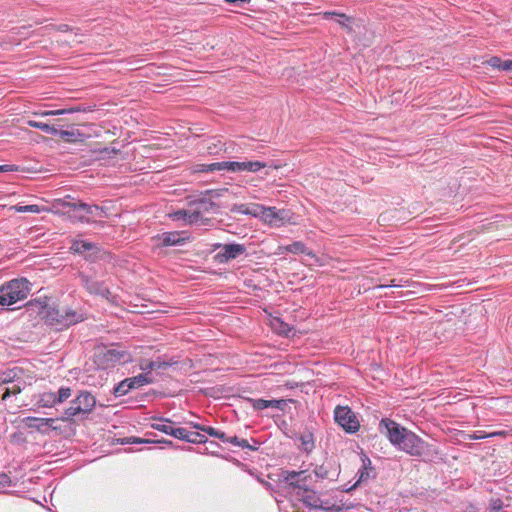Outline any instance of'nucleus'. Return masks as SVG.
Wrapping results in <instances>:
<instances>
[{
    "label": "nucleus",
    "mask_w": 512,
    "mask_h": 512,
    "mask_svg": "<svg viewBox=\"0 0 512 512\" xmlns=\"http://www.w3.org/2000/svg\"><path fill=\"white\" fill-rule=\"evenodd\" d=\"M379 431L396 449L411 456H422L430 450L431 446L427 442L392 419L383 418L379 423Z\"/></svg>",
    "instance_id": "f257e3e1"
},
{
    "label": "nucleus",
    "mask_w": 512,
    "mask_h": 512,
    "mask_svg": "<svg viewBox=\"0 0 512 512\" xmlns=\"http://www.w3.org/2000/svg\"><path fill=\"white\" fill-rule=\"evenodd\" d=\"M95 406V396L89 391H80L79 394L70 401L69 406L64 409L58 419L70 424L78 420H85L94 410Z\"/></svg>",
    "instance_id": "f03ea898"
},
{
    "label": "nucleus",
    "mask_w": 512,
    "mask_h": 512,
    "mask_svg": "<svg viewBox=\"0 0 512 512\" xmlns=\"http://www.w3.org/2000/svg\"><path fill=\"white\" fill-rule=\"evenodd\" d=\"M45 322L57 329L62 330L84 320L81 311L74 310L68 306L62 308L46 305L41 311Z\"/></svg>",
    "instance_id": "7ed1b4c3"
},
{
    "label": "nucleus",
    "mask_w": 512,
    "mask_h": 512,
    "mask_svg": "<svg viewBox=\"0 0 512 512\" xmlns=\"http://www.w3.org/2000/svg\"><path fill=\"white\" fill-rule=\"evenodd\" d=\"M31 292V283L26 278L12 279L0 286V305L12 306L25 300Z\"/></svg>",
    "instance_id": "20e7f679"
},
{
    "label": "nucleus",
    "mask_w": 512,
    "mask_h": 512,
    "mask_svg": "<svg viewBox=\"0 0 512 512\" xmlns=\"http://www.w3.org/2000/svg\"><path fill=\"white\" fill-rule=\"evenodd\" d=\"M131 361V355L125 350L117 347H103L96 350L93 356V362L98 369L107 370L119 363Z\"/></svg>",
    "instance_id": "39448f33"
},
{
    "label": "nucleus",
    "mask_w": 512,
    "mask_h": 512,
    "mask_svg": "<svg viewBox=\"0 0 512 512\" xmlns=\"http://www.w3.org/2000/svg\"><path fill=\"white\" fill-rule=\"evenodd\" d=\"M241 212L253 216H260L264 222L276 227L283 225L290 218L289 210L265 207L259 204L254 205L252 210H241Z\"/></svg>",
    "instance_id": "423d86ee"
},
{
    "label": "nucleus",
    "mask_w": 512,
    "mask_h": 512,
    "mask_svg": "<svg viewBox=\"0 0 512 512\" xmlns=\"http://www.w3.org/2000/svg\"><path fill=\"white\" fill-rule=\"evenodd\" d=\"M62 206L64 208H70L77 212H84V214H80L76 216L81 222H90L88 216L103 218L106 216V212L104 209L98 205H89L87 203L81 201L74 200H63Z\"/></svg>",
    "instance_id": "0eeeda50"
},
{
    "label": "nucleus",
    "mask_w": 512,
    "mask_h": 512,
    "mask_svg": "<svg viewBox=\"0 0 512 512\" xmlns=\"http://www.w3.org/2000/svg\"><path fill=\"white\" fill-rule=\"evenodd\" d=\"M334 420L347 433L353 434L360 429V423L356 414L348 406H336Z\"/></svg>",
    "instance_id": "6e6552de"
},
{
    "label": "nucleus",
    "mask_w": 512,
    "mask_h": 512,
    "mask_svg": "<svg viewBox=\"0 0 512 512\" xmlns=\"http://www.w3.org/2000/svg\"><path fill=\"white\" fill-rule=\"evenodd\" d=\"M78 277L81 285L86 289L90 295L99 296L108 301H112L114 296L107 287L104 281H99L92 276L87 275L84 272H79Z\"/></svg>",
    "instance_id": "1a4fd4ad"
},
{
    "label": "nucleus",
    "mask_w": 512,
    "mask_h": 512,
    "mask_svg": "<svg viewBox=\"0 0 512 512\" xmlns=\"http://www.w3.org/2000/svg\"><path fill=\"white\" fill-rule=\"evenodd\" d=\"M72 396V389L61 386L56 392L48 391L39 394L36 404L42 408H52L64 403Z\"/></svg>",
    "instance_id": "9d476101"
},
{
    "label": "nucleus",
    "mask_w": 512,
    "mask_h": 512,
    "mask_svg": "<svg viewBox=\"0 0 512 512\" xmlns=\"http://www.w3.org/2000/svg\"><path fill=\"white\" fill-rule=\"evenodd\" d=\"M153 378L148 373H141L134 377L125 378L119 382L113 389L115 397H121L128 394L131 390L140 388L144 385L151 384Z\"/></svg>",
    "instance_id": "9b49d317"
},
{
    "label": "nucleus",
    "mask_w": 512,
    "mask_h": 512,
    "mask_svg": "<svg viewBox=\"0 0 512 512\" xmlns=\"http://www.w3.org/2000/svg\"><path fill=\"white\" fill-rule=\"evenodd\" d=\"M215 248H221L215 255V259L218 263H227L231 260L238 258L239 256L246 253V246L244 244L239 243H230V244H215Z\"/></svg>",
    "instance_id": "f8f14e48"
},
{
    "label": "nucleus",
    "mask_w": 512,
    "mask_h": 512,
    "mask_svg": "<svg viewBox=\"0 0 512 512\" xmlns=\"http://www.w3.org/2000/svg\"><path fill=\"white\" fill-rule=\"evenodd\" d=\"M223 170L230 172H258L262 168L266 167V163L261 161H223Z\"/></svg>",
    "instance_id": "ddd939ff"
},
{
    "label": "nucleus",
    "mask_w": 512,
    "mask_h": 512,
    "mask_svg": "<svg viewBox=\"0 0 512 512\" xmlns=\"http://www.w3.org/2000/svg\"><path fill=\"white\" fill-rule=\"evenodd\" d=\"M295 496L301 501L307 508L310 509H322V500L318 493L312 489L307 488L305 485L299 487L296 491Z\"/></svg>",
    "instance_id": "4468645a"
},
{
    "label": "nucleus",
    "mask_w": 512,
    "mask_h": 512,
    "mask_svg": "<svg viewBox=\"0 0 512 512\" xmlns=\"http://www.w3.org/2000/svg\"><path fill=\"white\" fill-rule=\"evenodd\" d=\"M280 476L282 481L285 482L290 489L295 490V492L299 490V487L303 486L301 483H305L307 481L305 471L284 470L281 472Z\"/></svg>",
    "instance_id": "2eb2a0df"
},
{
    "label": "nucleus",
    "mask_w": 512,
    "mask_h": 512,
    "mask_svg": "<svg viewBox=\"0 0 512 512\" xmlns=\"http://www.w3.org/2000/svg\"><path fill=\"white\" fill-rule=\"evenodd\" d=\"M361 461L362 467L357 472L358 479L354 484V487L368 481L370 478L375 476L374 469L371 465V460L365 454L361 456Z\"/></svg>",
    "instance_id": "dca6fc26"
},
{
    "label": "nucleus",
    "mask_w": 512,
    "mask_h": 512,
    "mask_svg": "<svg viewBox=\"0 0 512 512\" xmlns=\"http://www.w3.org/2000/svg\"><path fill=\"white\" fill-rule=\"evenodd\" d=\"M161 246H177L182 245L185 242V238L182 237V232L172 231L165 232L157 236Z\"/></svg>",
    "instance_id": "f3484780"
},
{
    "label": "nucleus",
    "mask_w": 512,
    "mask_h": 512,
    "mask_svg": "<svg viewBox=\"0 0 512 512\" xmlns=\"http://www.w3.org/2000/svg\"><path fill=\"white\" fill-rule=\"evenodd\" d=\"M248 401L250 402V404L254 410H264L267 408L282 409L285 404V400H283V399L266 400V399H261V398H259V399L249 398Z\"/></svg>",
    "instance_id": "a211bd4d"
},
{
    "label": "nucleus",
    "mask_w": 512,
    "mask_h": 512,
    "mask_svg": "<svg viewBox=\"0 0 512 512\" xmlns=\"http://www.w3.org/2000/svg\"><path fill=\"white\" fill-rule=\"evenodd\" d=\"M23 371L19 367H14L0 372V385L18 382L22 378Z\"/></svg>",
    "instance_id": "6ab92c4d"
},
{
    "label": "nucleus",
    "mask_w": 512,
    "mask_h": 512,
    "mask_svg": "<svg viewBox=\"0 0 512 512\" xmlns=\"http://www.w3.org/2000/svg\"><path fill=\"white\" fill-rule=\"evenodd\" d=\"M280 249L292 254H306L312 258L316 257V255L301 241H294L286 246H281Z\"/></svg>",
    "instance_id": "aec40b11"
},
{
    "label": "nucleus",
    "mask_w": 512,
    "mask_h": 512,
    "mask_svg": "<svg viewBox=\"0 0 512 512\" xmlns=\"http://www.w3.org/2000/svg\"><path fill=\"white\" fill-rule=\"evenodd\" d=\"M189 206L191 208H194L196 211H199V214L202 216L203 213L210 212L217 205L213 201H211L205 197H202V198L190 201Z\"/></svg>",
    "instance_id": "412c9836"
},
{
    "label": "nucleus",
    "mask_w": 512,
    "mask_h": 512,
    "mask_svg": "<svg viewBox=\"0 0 512 512\" xmlns=\"http://www.w3.org/2000/svg\"><path fill=\"white\" fill-rule=\"evenodd\" d=\"M271 328L274 332L282 336H289L292 332L293 327L285 323L281 318L274 317L270 321Z\"/></svg>",
    "instance_id": "4be33fe9"
},
{
    "label": "nucleus",
    "mask_w": 512,
    "mask_h": 512,
    "mask_svg": "<svg viewBox=\"0 0 512 512\" xmlns=\"http://www.w3.org/2000/svg\"><path fill=\"white\" fill-rule=\"evenodd\" d=\"M56 136H59L65 142L75 143V142L82 140L83 134L77 129H72V130H59L58 129Z\"/></svg>",
    "instance_id": "5701e85b"
},
{
    "label": "nucleus",
    "mask_w": 512,
    "mask_h": 512,
    "mask_svg": "<svg viewBox=\"0 0 512 512\" xmlns=\"http://www.w3.org/2000/svg\"><path fill=\"white\" fill-rule=\"evenodd\" d=\"M301 444V449L310 453L315 447L314 435L310 431H306L298 437Z\"/></svg>",
    "instance_id": "b1692460"
},
{
    "label": "nucleus",
    "mask_w": 512,
    "mask_h": 512,
    "mask_svg": "<svg viewBox=\"0 0 512 512\" xmlns=\"http://www.w3.org/2000/svg\"><path fill=\"white\" fill-rule=\"evenodd\" d=\"M96 248V245L92 242L85 240H73L70 249L74 253L83 254L86 251H91Z\"/></svg>",
    "instance_id": "393cba45"
},
{
    "label": "nucleus",
    "mask_w": 512,
    "mask_h": 512,
    "mask_svg": "<svg viewBox=\"0 0 512 512\" xmlns=\"http://www.w3.org/2000/svg\"><path fill=\"white\" fill-rule=\"evenodd\" d=\"M223 170L222 162H214L210 164H196L193 166V172L209 173Z\"/></svg>",
    "instance_id": "a878e982"
},
{
    "label": "nucleus",
    "mask_w": 512,
    "mask_h": 512,
    "mask_svg": "<svg viewBox=\"0 0 512 512\" xmlns=\"http://www.w3.org/2000/svg\"><path fill=\"white\" fill-rule=\"evenodd\" d=\"M28 126L30 127H33V128H37L47 134H51V135H54L56 136L57 135V132H58V129L55 127V126H51L47 123H44V122H40V121H35V120H29L27 122Z\"/></svg>",
    "instance_id": "bb28decb"
},
{
    "label": "nucleus",
    "mask_w": 512,
    "mask_h": 512,
    "mask_svg": "<svg viewBox=\"0 0 512 512\" xmlns=\"http://www.w3.org/2000/svg\"><path fill=\"white\" fill-rule=\"evenodd\" d=\"M315 476L318 479L324 480V479H332L331 470H330V464L324 463L322 465L315 466L313 470Z\"/></svg>",
    "instance_id": "cd10ccee"
},
{
    "label": "nucleus",
    "mask_w": 512,
    "mask_h": 512,
    "mask_svg": "<svg viewBox=\"0 0 512 512\" xmlns=\"http://www.w3.org/2000/svg\"><path fill=\"white\" fill-rule=\"evenodd\" d=\"M152 428L162 432V433H165L167 435H172V432L173 431V426H172V421L169 420V419H160V422L159 423H153L152 424Z\"/></svg>",
    "instance_id": "c85d7f7f"
},
{
    "label": "nucleus",
    "mask_w": 512,
    "mask_h": 512,
    "mask_svg": "<svg viewBox=\"0 0 512 512\" xmlns=\"http://www.w3.org/2000/svg\"><path fill=\"white\" fill-rule=\"evenodd\" d=\"M24 383L25 382L22 380V378L18 380V382L12 383L13 385L11 387L6 388L5 392L3 393L2 399L6 400L11 395L19 394L23 389Z\"/></svg>",
    "instance_id": "c756f323"
},
{
    "label": "nucleus",
    "mask_w": 512,
    "mask_h": 512,
    "mask_svg": "<svg viewBox=\"0 0 512 512\" xmlns=\"http://www.w3.org/2000/svg\"><path fill=\"white\" fill-rule=\"evenodd\" d=\"M82 111L80 108H67V109H58V110H45L40 112L38 115L42 117L47 116H56V115H65V114H72L75 112Z\"/></svg>",
    "instance_id": "7c9ffc66"
},
{
    "label": "nucleus",
    "mask_w": 512,
    "mask_h": 512,
    "mask_svg": "<svg viewBox=\"0 0 512 512\" xmlns=\"http://www.w3.org/2000/svg\"><path fill=\"white\" fill-rule=\"evenodd\" d=\"M192 444H204L208 442L207 437L199 432L188 431L187 441Z\"/></svg>",
    "instance_id": "2f4dec72"
},
{
    "label": "nucleus",
    "mask_w": 512,
    "mask_h": 512,
    "mask_svg": "<svg viewBox=\"0 0 512 512\" xmlns=\"http://www.w3.org/2000/svg\"><path fill=\"white\" fill-rule=\"evenodd\" d=\"M199 222H203L202 216L199 214V211H196L194 208L188 210L186 222L187 224H197Z\"/></svg>",
    "instance_id": "473e14b6"
},
{
    "label": "nucleus",
    "mask_w": 512,
    "mask_h": 512,
    "mask_svg": "<svg viewBox=\"0 0 512 512\" xmlns=\"http://www.w3.org/2000/svg\"><path fill=\"white\" fill-rule=\"evenodd\" d=\"M16 212L19 213H39L40 208L38 205H16L13 207Z\"/></svg>",
    "instance_id": "72a5a7b5"
},
{
    "label": "nucleus",
    "mask_w": 512,
    "mask_h": 512,
    "mask_svg": "<svg viewBox=\"0 0 512 512\" xmlns=\"http://www.w3.org/2000/svg\"><path fill=\"white\" fill-rule=\"evenodd\" d=\"M497 435V433L486 434L484 431H475L472 434H466L464 439L466 440H481Z\"/></svg>",
    "instance_id": "f704fd0d"
},
{
    "label": "nucleus",
    "mask_w": 512,
    "mask_h": 512,
    "mask_svg": "<svg viewBox=\"0 0 512 512\" xmlns=\"http://www.w3.org/2000/svg\"><path fill=\"white\" fill-rule=\"evenodd\" d=\"M139 367L143 373H148V376L152 377L151 371L155 370L154 360H142Z\"/></svg>",
    "instance_id": "c9c22d12"
},
{
    "label": "nucleus",
    "mask_w": 512,
    "mask_h": 512,
    "mask_svg": "<svg viewBox=\"0 0 512 512\" xmlns=\"http://www.w3.org/2000/svg\"><path fill=\"white\" fill-rule=\"evenodd\" d=\"M322 17L324 19H331L333 17H338V18H341V19H345L346 21H350L351 18L348 17L346 14L344 13H340V12H336V11H326V12H323L322 13Z\"/></svg>",
    "instance_id": "e433bc0d"
},
{
    "label": "nucleus",
    "mask_w": 512,
    "mask_h": 512,
    "mask_svg": "<svg viewBox=\"0 0 512 512\" xmlns=\"http://www.w3.org/2000/svg\"><path fill=\"white\" fill-rule=\"evenodd\" d=\"M31 420L37 423L34 426L37 427L38 429H40L43 426L51 427L52 423L55 422V419L53 418H32Z\"/></svg>",
    "instance_id": "4c0bfd02"
},
{
    "label": "nucleus",
    "mask_w": 512,
    "mask_h": 512,
    "mask_svg": "<svg viewBox=\"0 0 512 512\" xmlns=\"http://www.w3.org/2000/svg\"><path fill=\"white\" fill-rule=\"evenodd\" d=\"M172 432V435L174 438L176 439H179V440H183V441H187V436H188V430H186L185 428H173V431Z\"/></svg>",
    "instance_id": "58836bf2"
},
{
    "label": "nucleus",
    "mask_w": 512,
    "mask_h": 512,
    "mask_svg": "<svg viewBox=\"0 0 512 512\" xmlns=\"http://www.w3.org/2000/svg\"><path fill=\"white\" fill-rule=\"evenodd\" d=\"M177 362L176 361H165V360H161L160 358L157 359V360H154V364H155V370H165L167 369L168 367L176 364Z\"/></svg>",
    "instance_id": "ea45409f"
},
{
    "label": "nucleus",
    "mask_w": 512,
    "mask_h": 512,
    "mask_svg": "<svg viewBox=\"0 0 512 512\" xmlns=\"http://www.w3.org/2000/svg\"><path fill=\"white\" fill-rule=\"evenodd\" d=\"M187 213H188V210L181 209V210L175 211L170 216L173 220H176V221L183 220L184 222H186Z\"/></svg>",
    "instance_id": "a19ab883"
},
{
    "label": "nucleus",
    "mask_w": 512,
    "mask_h": 512,
    "mask_svg": "<svg viewBox=\"0 0 512 512\" xmlns=\"http://www.w3.org/2000/svg\"><path fill=\"white\" fill-rule=\"evenodd\" d=\"M488 65L491 66L492 68H495V69H498V70H501V66H502V63H503V60L499 57H496V56H493L491 57L488 61H487Z\"/></svg>",
    "instance_id": "79ce46f5"
},
{
    "label": "nucleus",
    "mask_w": 512,
    "mask_h": 512,
    "mask_svg": "<svg viewBox=\"0 0 512 512\" xmlns=\"http://www.w3.org/2000/svg\"><path fill=\"white\" fill-rule=\"evenodd\" d=\"M153 441L151 440H143V439H139V438H134V440L132 441V443H152ZM156 443H164V444H169V445H172V441H169V440H165V439H162V440H157L155 441Z\"/></svg>",
    "instance_id": "37998d69"
},
{
    "label": "nucleus",
    "mask_w": 512,
    "mask_h": 512,
    "mask_svg": "<svg viewBox=\"0 0 512 512\" xmlns=\"http://www.w3.org/2000/svg\"><path fill=\"white\" fill-rule=\"evenodd\" d=\"M10 485H11L10 477L5 473L0 474V486L9 487Z\"/></svg>",
    "instance_id": "c03bdc74"
},
{
    "label": "nucleus",
    "mask_w": 512,
    "mask_h": 512,
    "mask_svg": "<svg viewBox=\"0 0 512 512\" xmlns=\"http://www.w3.org/2000/svg\"><path fill=\"white\" fill-rule=\"evenodd\" d=\"M218 429L214 428V427H211V426H205L204 425V428H203V431L202 432H205L207 433L209 436L211 437H215L217 436V433H218Z\"/></svg>",
    "instance_id": "a18cd8bd"
},
{
    "label": "nucleus",
    "mask_w": 512,
    "mask_h": 512,
    "mask_svg": "<svg viewBox=\"0 0 512 512\" xmlns=\"http://www.w3.org/2000/svg\"><path fill=\"white\" fill-rule=\"evenodd\" d=\"M14 171H18V168L15 165H8V164L0 165V172H14Z\"/></svg>",
    "instance_id": "49530a36"
},
{
    "label": "nucleus",
    "mask_w": 512,
    "mask_h": 512,
    "mask_svg": "<svg viewBox=\"0 0 512 512\" xmlns=\"http://www.w3.org/2000/svg\"><path fill=\"white\" fill-rule=\"evenodd\" d=\"M336 21L344 28L347 29L348 32H351L352 31V27L349 25V22L350 21H346L345 19H341V18H338L336 17Z\"/></svg>",
    "instance_id": "de8ad7c7"
},
{
    "label": "nucleus",
    "mask_w": 512,
    "mask_h": 512,
    "mask_svg": "<svg viewBox=\"0 0 512 512\" xmlns=\"http://www.w3.org/2000/svg\"><path fill=\"white\" fill-rule=\"evenodd\" d=\"M501 70L502 71H511L512 72V60H503V63H502V66H501Z\"/></svg>",
    "instance_id": "09e8293b"
},
{
    "label": "nucleus",
    "mask_w": 512,
    "mask_h": 512,
    "mask_svg": "<svg viewBox=\"0 0 512 512\" xmlns=\"http://www.w3.org/2000/svg\"><path fill=\"white\" fill-rule=\"evenodd\" d=\"M208 443H209V447H207L206 449L209 450L211 448L209 453L212 454V455H216L217 456L218 454L215 451V449L219 447V444L217 442H214V441H210Z\"/></svg>",
    "instance_id": "8fccbe9b"
},
{
    "label": "nucleus",
    "mask_w": 512,
    "mask_h": 512,
    "mask_svg": "<svg viewBox=\"0 0 512 512\" xmlns=\"http://www.w3.org/2000/svg\"><path fill=\"white\" fill-rule=\"evenodd\" d=\"M260 442L256 439H252V444L249 443L248 449L251 451H256L259 449Z\"/></svg>",
    "instance_id": "3c124183"
},
{
    "label": "nucleus",
    "mask_w": 512,
    "mask_h": 512,
    "mask_svg": "<svg viewBox=\"0 0 512 512\" xmlns=\"http://www.w3.org/2000/svg\"><path fill=\"white\" fill-rule=\"evenodd\" d=\"M216 438L220 439L224 443H228L229 436H227L223 431H218Z\"/></svg>",
    "instance_id": "603ef678"
},
{
    "label": "nucleus",
    "mask_w": 512,
    "mask_h": 512,
    "mask_svg": "<svg viewBox=\"0 0 512 512\" xmlns=\"http://www.w3.org/2000/svg\"><path fill=\"white\" fill-rule=\"evenodd\" d=\"M239 440L240 438H238L237 436H229L228 443L238 446Z\"/></svg>",
    "instance_id": "864d4df0"
},
{
    "label": "nucleus",
    "mask_w": 512,
    "mask_h": 512,
    "mask_svg": "<svg viewBox=\"0 0 512 512\" xmlns=\"http://www.w3.org/2000/svg\"><path fill=\"white\" fill-rule=\"evenodd\" d=\"M238 447H241V448H243V449H248V447H249V442H248V440H246V439H240V440H239V445H238Z\"/></svg>",
    "instance_id": "5fc2aeb1"
},
{
    "label": "nucleus",
    "mask_w": 512,
    "mask_h": 512,
    "mask_svg": "<svg viewBox=\"0 0 512 512\" xmlns=\"http://www.w3.org/2000/svg\"><path fill=\"white\" fill-rule=\"evenodd\" d=\"M190 425L196 430L203 431L204 425L195 422H191Z\"/></svg>",
    "instance_id": "6e6d98bb"
},
{
    "label": "nucleus",
    "mask_w": 512,
    "mask_h": 512,
    "mask_svg": "<svg viewBox=\"0 0 512 512\" xmlns=\"http://www.w3.org/2000/svg\"><path fill=\"white\" fill-rule=\"evenodd\" d=\"M58 30L61 32H67L68 30H70V28L67 24H61L58 26Z\"/></svg>",
    "instance_id": "4d7b16f0"
},
{
    "label": "nucleus",
    "mask_w": 512,
    "mask_h": 512,
    "mask_svg": "<svg viewBox=\"0 0 512 512\" xmlns=\"http://www.w3.org/2000/svg\"><path fill=\"white\" fill-rule=\"evenodd\" d=\"M401 285L399 284H396L395 283V280H392L391 283L389 285H381L379 286L380 288H385V287H400Z\"/></svg>",
    "instance_id": "13d9d810"
},
{
    "label": "nucleus",
    "mask_w": 512,
    "mask_h": 512,
    "mask_svg": "<svg viewBox=\"0 0 512 512\" xmlns=\"http://www.w3.org/2000/svg\"><path fill=\"white\" fill-rule=\"evenodd\" d=\"M333 509L338 512V511H341L343 509V507L338 506V507H334Z\"/></svg>",
    "instance_id": "bf43d9fd"
},
{
    "label": "nucleus",
    "mask_w": 512,
    "mask_h": 512,
    "mask_svg": "<svg viewBox=\"0 0 512 512\" xmlns=\"http://www.w3.org/2000/svg\"><path fill=\"white\" fill-rule=\"evenodd\" d=\"M112 153L116 154V153H117V150L112 149Z\"/></svg>",
    "instance_id": "052dcab7"
}]
</instances>
